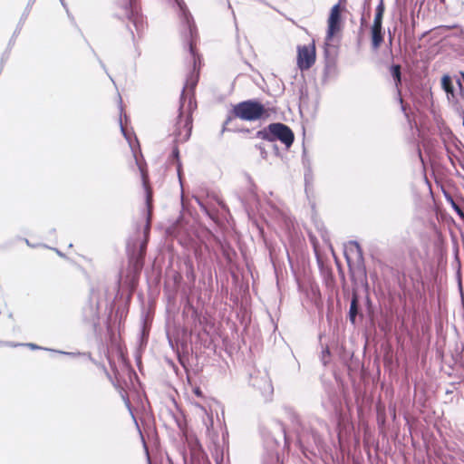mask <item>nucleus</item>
<instances>
[{
	"mask_svg": "<svg viewBox=\"0 0 464 464\" xmlns=\"http://www.w3.org/2000/svg\"><path fill=\"white\" fill-rule=\"evenodd\" d=\"M178 173H179V177L180 178V167L179 166L178 167Z\"/></svg>",
	"mask_w": 464,
	"mask_h": 464,
	"instance_id": "412c9836",
	"label": "nucleus"
},
{
	"mask_svg": "<svg viewBox=\"0 0 464 464\" xmlns=\"http://www.w3.org/2000/svg\"><path fill=\"white\" fill-rule=\"evenodd\" d=\"M342 11L343 8L341 7L340 3L334 5L331 9L330 15L328 18L327 34L325 38L326 45H331L334 36L336 34H338L342 29Z\"/></svg>",
	"mask_w": 464,
	"mask_h": 464,
	"instance_id": "20e7f679",
	"label": "nucleus"
},
{
	"mask_svg": "<svg viewBox=\"0 0 464 464\" xmlns=\"http://www.w3.org/2000/svg\"><path fill=\"white\" fill-rule=\"evenodd\" d=\"M252 385L256 387L265 397H269L273 392L271 380L266 375L252 378Z\"/></svg>",
	"mask_w": 464,
	"mask_h": 464,
	"instance_id": "423d86ee",
	"label": "nucleus"
},
{
	"mask_svg": "<svg viewBox=\"0 0 464 464\" xmlns=\"http://www.w3.org/2000/svg\"><path fill=\"white\" fill-rule=\"evenodd\" d=\"M54 352L58 353L67 354V355H70V356H76V355L80 354V353H65V352H62V351H54Z\"/></svg>",
	"mask_w": 464,
	"mask_h": 464,
	"instance_id": "2eb2a0df",
	"label": "nucleus"
},
{
	"mask_svg": "<svg viewBox=\"0 0 464 464\" xmlns=\"http://www.w3.org/2000/svg\"><path fill=\"white\" fill-rule=\"evenodd\" d=\"M173 155H174L176 158H178V156H179V150H178L177 149H175V150H173Z\"/></svg>",
	"mask_w": 464,
	"mask_h": 464,
	"instance_id": "6ab92c4d",
	"label": "nucleus"
},
{
	"mask_svg": "<svg viewBox=\"0 0 464 464\" xmlns=\"http://www.w3.org/2000/svg\"><path fill=\"white\" fill-rule=\"evenodd\" d=\"M27 346H29L31 349H40L39 346L34 344V343H27Z\"/></svg>",
	"mask_w": 464,
	"mask_h": 464,
	"instance_id": "a211bd4d",
	"label": "nucleus"
},
{
	"mask_svg": "<svg viewBox=\"0 0 464 464\" xmlns=\"http://www.w3.org/2000/svg\"><path fill=\"white\" fill-rule=\"evenodd\" d=\"M264 112L265 109L263 105L252 101L240 102L234 108L235 115L245 121H256L259 119Z\"/></svg>",
	"mask_w": 464,
	"mask_h": 464,
	"instance_id": "f03ea898",
	"label": "nucleus"
},
{
	"mask_svg": "<svg viewBox=\"0 0 464 464\" xmlns=\"http://www.w3.org/2000/svg\"><path fill=\"white\" fill-rule=\"evenodd\" d=\"M189 52H190V55H191L192 59H193L194 70H196V68H197V57H196V53H195V50H194L192 43L189 44Z\"/></svg>",
	"mask_w": 464,
	"mask_h": 464,
	"instance_id": "ddd939ff",
	"label": "nucleus"
},
{
	"mask_svg": "<svg viewBox=\"0 0 464 464\" xmlns=\"http://www.w3.org/2000/svg\"><path fill=\"white\" fill-rule=\"evenodd\" d=\"M258 137L269 141L279 140L286 148L294 141V133L289 127L283 123H272L267 128L258 131Z\"/></svg>",
	"mask_w": 464,
	"mask_h": 464,
	"instance_id": "f257e3e1",
	"label": "nucleus"
},
{
	"mask_svg": "<svg viewBox=\"0 0 464 464\" xmlns=\"http://www.w3.org/2000/svg\"><path fill=\"white\" fill-rule=\"evenodd\" d=\"M134 25L137 29H139L140 25L141 26V21H138L137 19L134 20Z\"/></svg>",
	"mask_w": 464,
	"mask_h": 464,
	"instance_id": "f3484780",
	"label": "nucleus"
},
{
	"mask_svg": "<svg viewBox=\"0 0 464 464\" xmlns=\"http://www.w3.org/2000/svg\"><path fill=\"white\" fill-rule=\"evenodd\" d=\"M382 14H383V5H382V3H381L376 9L373 25L378 24V25L382 26Z\"/></svg>",
	"mask_w": 464,
	"mask_h": 464,
	"instance_id": "1a4fd4ad",
	"label": "nucleus"
},
{
	"mask_svg": "<svg viewBox=\"0 0 464 464\" xmlns=\"http://www.w3.org/2000/svg\"><path fill=\"white\" fill-rule=\"evenodd\" d=\"M458 85H459V89H461V88H462V87H461V83H460L459 82H458Z\"/></svg>",
	"mask_w": 464,
	"mask_h": 464,
	"instance_id": "5701e85b",
	"label": "nucleus"
},
{
	"mask_svg": "<svg viewBox=\"0 0 464 464\" xmlns=\"http://www.w3.org/2000/svg\"><path fill=\"white\" fill-rule=\"evenodd\" d=\"M296 64L301 71L309 70L315 63L316 50L314 42L296 47Z\"/></svg>",
	"mask_w": 464,
	"mask_h": 464,
	"instance_id": "7ed1b4c3",
	"label": "nucleus"
},
{
	"mask_svg": "<svg viewBox=\"0 0 464 464\" xmlns=\"http://www.w3.org/2000/svg\"><path fill=\"white\" fill-rule=\"evenodd\" d=\"M194 392H195V394H196L197 396H198V397H201V396H202V392L200 391V389H199V388H195V389H194Z\"/></svg>",
	"mask_w": 464,
	"mask_h": 464,
	"instance_id": "dca6fc26",
	"label": "nucleus"
},
{
	"mask_svg": "<svg viewBox=\"0 0 464 464\" xmlns=\"http://www.w3.org/2000/svg\"><path fill=\"white\" fill-rule=\"evenodd\" d=\"M194 406L196 408H198L201 411L202 414L206 415L208 418L209 423H206L207 427L212 426V424H213L212 415L208 412L207 409L198 403H195Z\"/></svg>",
	"mask_w": 464,
	"mask_h": 464,
	"instance_id": "9b49d317",
	"label": "nucleus"
},
{
	"mask_svg": "<svg viewBox=\"0 0 464 464\" xmlns=\"http://www.w3.org/2000/svg\"><path fill=\"white\" fill-rule=\"evenodd\" d=\"M392 76L394 77V79L396 80L397 83L400 82H401V71H400L399 65H395L392 67Z\"/></svg>",
	"mask_w": 464,
	"mask_h": 464,
	"instance_id": "f8f14e48",
	"label": "nucleus"
},
{
	"mask_svg": "<svg viewBox=\"0 0 464 464\" xmlns=\"http://www.w3.org/2000/svg\"><path fill=\"white\" fill-rule=\"evenodd\" d=\"M189 33L192 34V27L190 24H188Z\"/></svg>",
	"mask_w": 464,
	"mask_h": 464,
	"instance_id": "aec40b11",
	"label": "nucleus"
},
{
	"mask_svg": "<svg viewBox=\"0 0 464 464\" xmlns=\"http://www.w3.org/2000/svg\"><path fill=\"white\" fill-rule=\"evenodd\" d=\"M383 41V36L382 34V26L373 25L372 27V44L373 49H377L380 47L381 44Z\"/></svg>",
	"mask_w": 464,
	"mask_h": 464,
	"instance_id": "6e6552de",
	"label": "nucleus"
},
{
	"mask_svg": "<svg viewBox=\"0 0 464 464\" xmlns=\"http://www.w3.org/2000/svg\"><path fill=\"white\" fill-rule=\"evenodd\" d=\"M349 314H350V320L352 321V323H354L355 316L357 314V301H356V298H353L352 300Z\"/></svg>",
	"mask_w": 464,
	"mask_h": 464,
	"instance_id": "9d476101",
	"label": "nucleus"
},
{
	"mask_svg": "<svg viewBox=\"0 0 464 464\" xmlns=\"http://www.w3.org/2000/svg\"><path fill=\"white\" fill-rule=\"evenodd\" d=\"M121 131H122V133H123L124 137H125V138H126V140L129 141V143H130V146L131 150H133L132 142H131V140H130V139L129 135H128V134H127V132L125 131V130H124V128H123V126H122V123H121Z\"/></svg>",
	"mask_w": 464,
	"mask_h": 464,
	"instance_id": "4468645a",
	"label": "nucleus"
},
{
	"mask_svg": "<svg viewBox=\"0 0 464 464\" xmlns=\"http://www.w3.org/2000/svg\"><path fill=\"white\" fill-rule=\"evenodd\" d=\"M61 4L65 6V3H64V0H60Z\"/></svg>",
	"mask_w": 464,
	"mask_h": 464,
	"instance_id": "4be33fe9",
	"label": "nucleus"
},
{
	"mask_svg": "<svg viewBox=\"0 0 464 464\" xmlns=\"http://www.w3.org/2000/svg\"><path fill=\"white\" fill-rule=\"evenodd\" d=\"M192 122L191 119L188 115L183 116L180 114L179 116L176 130L174 131L175 140L178 142H184L188 140L191 134Z\"/></svg>",
	"mask_w": 464,
	"mask_h": 464,
	"instance_id": "39448f33",
	"label": "nucleus"
},
{
	"mask_svg": "<svg viewBox=\"0 0 464 464\" xmlns=\"http://www.w3.org/2000/svg\"><path fill=\"white\" fill-rule=\"evenodd\" d=\"M441 86L447 93V98H448L449 102H455L456 93H455L452 79L448 75H444L441 79Z\"/></svg>",
	"mask_w": 464,
	"mask_h": 464,
	"instance_id": "0eeeda50",
	"label": "nucleus"
}]
</instances>
